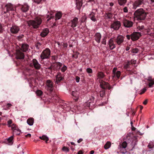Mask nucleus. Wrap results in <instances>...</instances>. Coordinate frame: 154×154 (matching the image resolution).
Instances as JSON below:
<instances>
[{"mask_svg":"<svg viewBox=\"0 0 154 154\" xmlns=\"http://www.w3.org/2000/svg\"><path fill=\"white\" fill-rule=\"evenodd\" d=\"M8 12H7V10H6V11H3L2 13V14H6V13H8Z\"/></svg>","mask_w":154,"mask_h":154,"instance_id":"774afa93","label":"nucleus"},{"mask_svg":"<svg viewBox=\"0 0 154 154\" xmlns=\"http://www.w3.org/2000/svg\"><path fill=\"white\" fill-rule=\"evenodd\" d=\"M105 94V91L103 90L102 91L100 92V95L101 97H103Z\"/></svg>","mask_w":154,"mask_h":154,"instance_id":"4d7b16f0","label":"nucleus"},{"mask_svg":"<svg viewBox=\"0 0 154 154\" xmlns=\"http://www.w3.org/2000/svg\"><path fill=\"white\" fill-rule=\"evenodd\" d=\"M20 30L19 27L17 26H13L11 28L10 31L11 32L14 34L17 33Z\"/></svg>","mask_w":154,"mask_h":154,"instance_id":"2eb2a0df","label":"nucleus"},{"mask_svg":"<svg viewBox=\"0 0 154 154\" xmlns=\"http://www.w3.org/2000/svg\"><path fill=\"white\" fill-rule=\"evenodd\" d=\"M41 44L40 42H38L36 43L35 45V46L37 49H38L40 48V47L41 46Z\"/></svg>","mask_w":154,"mask_h":154,"instance_id":"c03bdc74","label":"nucleus"},{"mask_svg":"<svg viewBox=\"0 0 154 154\" xmlns=\"http://www.w3.org/2000/svg\"><path fill=\"white\" fill-rule=\"evenodd\" d=\"M42 0H33L34 2L38 4L40 3Z\"/></svg>","mask_w":154,"mask_h":154,"instance_id":"052dcab7","label":"nucleus"},{"mask_svg":"<svg viewBox=\"0 0 154 154\" xmlns=\"http://www.w3.org/2000/svg\"><path fill=\"white\" fill-rule=\"evenodd\" d=\"M149 87L151 88L152 87L153 85H154V80L153 79H148Z\"/></svg>","mask_w":154,"mask_h":154,"instance_id":"72a5a7b5","label":"nucleus"},{"mask_svg":"<svg viewBox=\"0 0 154 154\" xmlns=\"http://www.w3.org/2000/svg\"><path fill=\"white\" fill-rule=\"evenodd\" d=\"M49 32V31L48 29H45L43 30L42 32L40 34V35L42 37H45L47 35Z\"/></svg>","mask_w":154,"mask_h":154,"instance_id":"b1692460","label":"nucleus"},{"mask_svg":"<svg viewBox=\"0 0 154 154\" xmlns=\"http://www.w3.org/2000/svg\"><path fill=\"white\" fill-rule=\"evenodd\" d=\"M118 3L121 6H124L127 2V0H118Z\"/></svg>","mask_w":154,"mask_h":154,"instance_id":"cd10ccee","label":"nucleus"},{"mask_svg":"<svg viewBox=\"0 0 154 154\" xmlns=\"http://www.w3.org/2000/svg\"><path fill=\"white\" fill-rule=\"evenodd\" d=\"M62 16L61 13L60 12H57L55 14V20L60 19Z\"/></svg>","mask_w":154,"mask_h":154,"instance_id":"7c9ffc66","label":"nucleus"},{"mask_svg":"<svg viewBox=\"0 0 154 154\" xmlns=\"http://www.w3.org/2000/svg\"><path fill=\"white\" fill-rule=\"evenodd\" d=\"M86 72L89 74L92 73V70L90 68H88L86 69Z\"/></svg>","mask_w":154,"mask_h":154,"instance_id":"37998d69","label":"nucleus"},{"mask_svg":"<svg viewBox=\"0 0 154 154\" xmlns=\"http://www.w3.org/2000/svg\"><path fill=\"white\" fill-rule=\"evenodd\" d=\"M78 53H76L75 54H73L72 55V57L73 58H74L75 59H76L78 57Z\"/></svg>","mask_w":154,"mask_h":154,"instance_id":"09e8293b","label":"nucleus"},{"mask_svg":"<svg viewBox=\"0 0 154 154\" xmlns=\"http://www.w3.org/2000/svg\"><path fill=\"white\" fill-rule=\"evenodd\" d=\"M63 78L64 75L63 74L60 72H58L56 76L55 83L57 84L59 83L63 79Z\"/></svg>","mask_w":154,"mask_h":154,"instance_id":"f8f14e48","label":"nucleus"},{"mask_svg":"<svg viewBox=\"0 0 154 154\" xmlns=\"http://www.w3.org/2000/svg\"><path fill=\"white\" fill-rule=\"evenodd\" d=\"M130 64H131V61H128L127 62V64L125 65V67L126 68Z\"/></svg>","mask_w":154,"mask_h":154,"instance_id":"6e6d98bb","label":"nucleus"},{"mask_svg":"<svg viewBox=\"0 0 154 154\" xmlns=\"http://www.w3.org/2000/svg\"><path fill=\"white\" fill-rule=\"evenodd\" d=\"M21 11L24 13L27 12L29 10V6L27 3H24L20 5Z\"/></svg>","mask_w":154,"mask_h":154,"instance_id":"9b49d317","label":"nucleus"},{"mask_svg":"<svg viewBox=\"0 0 154 154\" xmlns=\"http://www.w3.org/2000/svg\"><path fill=\"white\" fill-rule=\"evenodd\" d=\"M144 2V0H135L133 4V9L134 10L140 7Z\"/></svg>","mask_w":154,"mask_h":154,"instance_id":"20e7f679","label":"nucleus"},{"mask_svg":"<svg viewBox=\"0 0 154 154\" xmlns=\"http://www.w3.org/2000/svg\"><path fill=\"white\" fill-rule=\"evenodd\" d=\"M29 45L26 44H23L21 48V50L23 52H26L28 50Z\"/></svg>","mask_w":154,"mask_h":154,"instance_id":"5701e85b","label":"nucleus"},{"mask_svg":"<svg viewBox=\"0 0 154 154\" xmlns=\"http://www.w3.org/2000/svg\"><path fill=\"white\" fill-rule=\"evenodd\" d=\"M13 136H11L9 137L7 140L8 143L9 145H12L13 142Z\"/></svg>","mask_w":154,"mask_h":154,"instance_id":"2f4dec72","label":"nucleus"},{"mask_svg":"<svg viewBox=\"0 0 154 154\" xmlns=\"http://www.w3.org/2000/svg\"><path fill=\"white\" fill-rule=\"evenodd\" d=\"M146 90V89L145 88H143L141 91V92L140 93V94H142L144 93Z\"/></svg>","mask_w":154,"mask_h":154,"instance_id":"de8ad7c7","label":"nucleus"},{"mask_svg":"<svg viewBox=\"0 0 154 154\" xmlns=\"http://www.w3.org/2000/svg\"><path fill=\"white\" fill-rule=\"evenodd\" d=\"M117 70V68L116 67H114L113 69V70H112V72L113 74V75H115L116 74V71Z\"/></svg>","mask_w":154,"mask_h":154,"instance_id":"603ef678","label":"nucleus"},{"mask_svg":"<svg viewBox=\"0 0 154 154\" xmlns=\"http://www.w3.org/2000/svg\"><path fill=\"white\" fill-rule=\"evenodd\" d=\"M80 78L79 77L77 76L76 77L75 80L78 83L79 82Z\"/></svg>","mask_w":154,"mask_h":154,"instance_id":"680f3d73","label":"nucleus"},{"mask_svg":"<svg viewBox=\"0 0 154 154\" xmlns=\"http://www.w3.org/2000/svg\"><path fill=\"white\" fill-rule=\"evenodd\" d=\"M100 86L103 89L108 88L109 90L111 89V87L109 86L108 83L104 81H102L101 82Z\"/></svg>","mask_w":154,"mask_h":154,"instance_id":"f3484780","label":"nucleus"},{"mask_svg":"<svg viewBox=\"0 0 154 154\" xmlns=\"http://www.w3.org/2000/svg\"><path fill=\"white\" fill-rule=\"evenodd\" d=\"M24 54L19 50H16V58L17 59H22L24 58Z\"/></svg>","mask_w":154,"mask_h":154,"instance_id":"4468645a","label":"nucleus"},{"mask_svg":"<svg viewBox=\"0 0 154 154\" xmlns=\"http://www.w3.org/2000/svg\"><path fill=\"white\" fill-rule=\"evenodd\" d=\"M123 23L124 26L126 27H130L132 26L133 23L129 20L124 19L123 20Z\"/></svg>","mask_w":154,"mask_h":154,"instance_id":"dca6fc26","label":"nucleus"},{"mask_svg":"<svg viewBox=\"0 0 154 154\" xmlns=\"http://www.w3.org/2000/svg\"><path fill=\"white\" fill-rule=\"evenodd\" d=\"M57 59V57L56 56H53L51 57V60H52L55 61Z\"/></svg>","mask_w":154,"mask_h":154,"instance_id":"3c124183","label":"nucleus"},{"mask_svg":"<svg viewBox=\"0 0 154 154\" xmlns=\"http://www.w3.org/2000/svg\"><path fill=\"white\" fill-rule=\"evenodd\" d=\"M71 26L73 28L75 27L78 23V19L76 17H75L71 21Z\"/></svg>","mask_w":154,"mask_h":154,"instance_id":"6ab92c4d","label":"nucleus"},{"mask_svg":"<svg viewBox=\"0 0 154 154\" xmlns=\"http://www.w3.org/2000/svg\"><path fill=\"white\" fill-rule=\"evenodd\" d=\"M104 16L106 19H111L112 17V15L111 13H106Z\"/></svg>","mask_w":154,"mask_h":154,"instance_id":"bb28decb","label":"nucleus"},{"mask_svg":"<svg viewBox=\"0 0 154 154\" xmlns=\"http://www.w3.org/2000/svg\"><path fill=\"white\" fill-rule=\"evenodd\" d=\"M25 71L26 72H28V74H28L29 75H30L32 72V69L28 68L26 69L25 70Z\"/></svg>","mask_w":154,"mask_h":154,"instance_id":"ea45409f","label":"nucleus"},{"mask_svg":"<svg viewBox=\"0 0 154 154\" xmlns=\"http://www.w3.org/2000/svg\"><path fill=\"white\" fill-rule=\"evenodd\" d=\"M141 36V34L139 32H134L131 35V38L133 41H136L139 39L140 37Z\"/></svg>","mask_w":154,"mask_h":154,"instance_id":"ddd939ff","label":"nucleus"},{"mask_svg":"<svg viewBox=\"0 0 154 154\" xmlns=\"http://www.w3.org/2000/svg\"><path fill=\"white\" fill-rule=\"evenodd\" d=\"M83 151L81 150H80L78 152L77 154H83Z\"/></svg>","mask_w":154,"mask_h":154,"instance_id":"0e129e2a","label":"nucleus"},{"mask_svg":"<svg viewBox=\"0 0 154 154\" xmlns=\"http://www.w3.org/2000/svg\"><path fill=\"white\" fill-rule=\"evenodd\" d=\"M138 29L140 31L142 30V31H143L144 30V27L143 26H139V28Z\"/></svg>","mask_w":154,"mask_h":154,"instance_id":"8fccbe9b","label":"nucleus"},{"mask_svg":"<svg viewBox=\"0 0 154 154\" xmlns=\"http://www.w3.org/2000/svg\"><path fill=\"white\" fill-rule=\"evenodd\" d=\"M67 69L66 66L65 65H63V66L61 68V70L63 72H64Z\"/></svg>","mask_w":154,"mask_h":154,"instance_id":"79ce46f5","label":"nucleus"},{"mask_svg":"<svg viewBox=\"0 0 154 154\" xmlns=\"http://www.w3.org/2000/svg\"><path fill=\"white\" fill-rule=\"evenodd\" d=\"M32 64H31L30 66H33L36 69H39L41 68V65L38 63L36 59H33L32 60Z\"/></svg>","mask_w":154,"mask_h":154,"instance_id":"1a4fd4ad","label":"nucleus"},{"mask_svg":"<svg viewBox=\"0 0 154 154\" xmlns=\"http://www.w3.org/2000/svg\"><path fill=\"white\" fill-rule=\"evenodd\" d=\"M94 39L98 43H99L100 42V39L101 38V35L99 32L96 33L94 36Z\"/></svg>","mask_w":154,"mask_h":154,"instance_id":"a211bd4d","label":"nucleus"},{"mask_svg":"<svg viewBox=\"0 0 154 154\" xmlns=\"http://www.w3.org/2000/svg\"><path fill=\"white\" fill-rule=\"evenodd\" d=\"M83 139L82 138H80L77 141V142L79 143H80L82 141H83Z\"/></svg>","mask_w":154,"mask_h":154,"instance_id":"69168bd1","label":"nucleus"},{"mask_svg":"<svg viewBox=\"0 0 154 154\" xmlns=\"http://www.w3.org/2000/svg\"><path fill=\"white\" fill-rule=\"evenodd\" d=\"M111 143L109 141H108L104 146V148L106 149H108L111 146Z\"/></svg>","mask_w":154,"mask_h":154,"instance_id":"f704fd0d","label":"nucleus"},{"mask_svg":"<svg viewBox=\"0 0 154 154\" xmlns=\"http://www.w3.org/2000/svg\"><path fill=\"white\" fill-rule=\"evenodd\" d=\"M13 133L16 135H19L20 133V131L18 129L14 128L13 131Z\"/></svg>","mask_w":154,"mask_h":154,"instance_id":"473e14b6","label":"nucleus"},{"mask_svg":"<svg viewBox=\"0 0 154 154\" xmlns=\"http://www.w3.org/2000/svg\"><path fill=\"white\" fill-rule=\"evenodd\" d=\"M121 74V72L120 71H117L116 72V74L115 75H113V77H114L116 76L118 78H119L120 77Z\"/></svg>","mask_w":154,"mask_h":154,"instance_id":"c9c22d12","label":"nucleus"},{"mask_svg":"<svg viewBox=\"0 0 154 154\" xmlns=\"http://www.w3.org/2000/svg\"><path fill=\"white\" fill-rule=\"evenodd\" d=\"M94 15V14L92 12L90 14L89 17L90 19L94 22L96 20Z\"/></svg>","mask_w":154,"mask_h":154,"instance_id":"c756f323","label":"nucleus"},{"mask_svg":"<svg viewBox=\"0 0 154 154\" xmlns=\"http://www.w3.org/2000/svg\"><path fill=\"white\" fill-rule=\"evenodd\" d=\"M97 79H102L103 78L105 75L104 73L102 72H98L97 74Z\"/></svg>","mask_w":154,"mask_h":154,"instance_id":"393cba45","label":"nucleus"},{"mask_svg":"<svg viewBox=\"0 0 154 154\" xmlns=\"http://www.w3.org/2000/svg\"><path fill=\"white\" fill-rule=\"evenodd\" d=\"M108 45V48L111 50H113L116 48V44L114 43V40L113 38H111L109 40Z\"/></svg>","mask_w":154,"mask_h":154,"instance_id":"9d476101","label":"nucleus"},{"mask_svg":"<svg viewBox=\"0 0 154 154\" xmlns=\"http://www.w3.org/2000/svg\"><path fill=\"white\" fill-rule=\"evenodd\" d=\"M128 9L126 7H125L123 8V11L125 13H128Z\"/></svg>","mask_w":154,"mask_h":154,"instance_id":"bf43d9fd","label":"nucleus"},{"mask_svg":"<svg viewBox=\"0 0 154 154\" xmlns=\"http://www.w3.org/2000/svg\"><path fill=\"white\" fill-rule=\"evenodd\" d=\"M121 26V23L120 22L118 21H114L112 23L110 28L114 30H117L119 29Z\"/></svg>","mask_w":154,"mask_h":154,"instance_id":"39448f33","label":"nucleus"},{"mask_svg":"<svg viewBox=\"0 0 154 154\" xmlns=\"http://www.w3.org/2000/svg\"><path fill=\"white\" fill-rule=\"evenodd\" d=\"M127 143L125 141L122 143L119 144V146L118 148L121 152V153L123 154H125V153L126 152V151H125V152H122V151L123 150V149H125V150H126L125 149L127 146Z\"/></svg>","mask_w":154,"mask_h":154,"instance_id":"0eeeda50","label":"nucleus"},{"mask_svg":"<svg viewBox=\"0 0 154 154\" xmlns=\"http://www.w3.org/2000/svg\"><path fill=\"white\" fill-rule=\"evenodd\" d=\"M56 65L57 66V69H60V67L62 66V64L60 62H57L56 63Z\"/></svg>","mask_w":154,"mask_h":154,"instance_id":"a19ab883","label":"nucleus"},{"mask_svg":"<svg viewBox=\"0 0 154 154\" xmlns=\"http://www.w3.org/2000/svg\"><path fill=\"white\" fill-rule=\"evenodd\" d=\"M72 95L73 96V98L75 101H77L79 98V93L77 91H72Z\"/></svg>","mask_w":154,"mask_h":154,"instance_id":"412c9836","label":"nucleus"},{"mask_svg":"<svg viewBox=\"0 0 154 154\" xmlns=\"http://www.w3.org/2000/svg\"><path fill=\"white\" fill-rule=\"evenodd\" d=\"M138 51V50L137 48H134L132 49V53H137Z\"/></svg>","mask_w":154,"mask_h":154,"instance_id":"a18cd8bd","label":"nucleus"},{"mask_svg":"<svg viewBox=\"0 0 154 154\" xmlns=\"http://www.w3.org/2000/svg\"><path fill=\"white\" fill-rule=\"evenodd\" d=\"M148 147L149 149H152L154 147V143L152 142H150L148 145Z\"/></svg>","mask_w":154,"mask_h":154,"instance_id":"4c0bfd02","label":"nucleus"},{"mask_svg":"<svg viewBox=\"0 0 154 154\" xmlns=\"http://www.w3.org/2000/svg\"><path fill=\"white\" fill-rule=\"evenodd\" d=\"M136 61L134 59H132L131 61V64H135L136 63Z\"/></svg>","mask_w":154,"mask_h":154,"instance_id":"13d9d810","label":"nucleus"},{"mask_svg":"<svg viewBox=\"0 0 154 154\" xmlns=\"http://www.w3.org/2000/svg\"><path fill=\"white\" fill-rule=\"evenodd\" d=\"M12 123V121L10 119L8 121V124L7 125L8 127H11V124Z\"/></svg>","mask_w":154,"mask_h":154,"instance_id":"49530a36","label":"nucleus"},{"mask_svg":"<svg viewBox=\"0 0 154 154\" xmlns=\"http://www.w3.org/2000/svg\"><path fill=\"white\" fill-rule=\"evenodd\" d=\"M34 121V119L32 118H30L27 119V122L29 125L32 126L33 124Z\"/></svg>","mask_w":154,"mask_h":154,"instance_id":"a878e982","label":"nucleus"},{"mask_svg":"<svg viewBox=\"0 0 154 154\" xmlns=\"http://www.w3.org/2000/svg\"><path fill=\"white\" fill-rule=\"evenodd\" d=\"M76 5L77 8L80 10L82 5V0H76Z\"/></svg>","mask_w":154,"mask_h":154,"instance_id":"4be33fe9","label":"nucleus"},{"mask_svg":"<svg viewBox=\"0 0 154 154\" xmlns=\"http://www.w3.org/2000/svg\"><path fill=\"white\" fill-rule=\"evenodd\" d=\"M42 22V19L39 17H37L34 20H31L28 22V25L32 26L33 28L36 29L38 27Z\"/></svg>","mask_w":154,"mask_h":154,"instance_id":"f03ea898","label":"nucleus"},{"mask_svg":"<svg viewBox=\"0 0 154 154\" xmlns=\"http://www.w3.org/2000/svg\"><path fill=\"white\" fill-rule=\"evenodd\" d=\"M148 102V100L147 99H146L143 102V103L145 105H146L147 104Z\"/></svg>","mask_w":154,"mask_h":154,"instance_id":"e2e57ef3","label":"nucleus"},{"mask_svg":"<svg viewBox=\"0 0 154 154\" xmlns=\"http://www.w3.org/2000/svg\"><path fill=\"white\" fill-rule=\"evenodd\" d=\"M102 44L104 45H106V40L105 38H103L102 39V41L101 42Z\"/></svg>","mask_w":154,"mask_h":154,"instance_id":"864d4df0","label":"nucleus"},{"mask_svg":"<svg viewBox=\"0 0 154 154\" xmlns=\"http://www.w3.org/2000/svg\"><path fill=\"white\" fill-rule=\"evenodd\" d=\"M11 128L13 130H14V128H16V126L14 124H12V125H11Z\"/></svg>","mask_w":154,"mask_h":154,"instance_id":"5fc2aeb1","label":"nucleus"},{"mask_svg":"<svg viewBox=\"0 0 154 154\" xmlns=\"http://www.w3.org/2000/svg\"><path fill=\"white\" fill-rule=\"evenodd\" d=\"M35 93L38 96H41L43 94V92L42 91L39 90H37Z\"/></svg>","mask_w":154,"mask_h":154,"instance_id":"58836bf2","label":"nucleus"},{"mask_svg":"<svg viewBox=\"0 0 154 154\" xmlns=\"http://www.w3.org/2000/svg\"><path fill=\"white\" fill-rule=\"evenodd\" d=\"M62 150L63 151L66 152H68L69 151V148L65 146L63 147Z\"/></svg>","mask_w":154,"mask_h":154,"instance_id":"e433bc0d","label":"nucleus"},{"mask_svg":"<svg viewBox=\"0 0 154 154\" xmlns=\"http://www.w3.org/2000/svg\"><path fill=\"white\" fill-rule=\"evenodd\" d=\"M147 13L142 8H140L136 10L134 13V18L137 20H143L146 17Z\"/></svg>","mask_w":154,"mask_h":154,"instance_id":"f257e3e1","label":"nucleus"},{"mask_svg":"<svg viewBox=\"0 0 154 154\" xmlns=\"http://www.w3.org/2000/svg\"><path fill=\"white\" fill-rule=\"evenodd\" d=\"M6 9L7 10V12H9L10 11H13V12L12 13V15L15 14L16 12L15 9L13 5L11 3H8L5 5Z\"/></svg>","mask_w":154,"mask_h":154,"instance_id":"6e6552de","label":"nucleus"},{"mask_svg":"<svg viewBox=\"0 0 154 154\" xmlns=\"http://www.w3.org/2000/svg\"><path fill=\"white\" fill-rule=\"evenodd\" d=\"M46 85L48 89L50 91H52L53 90V84L52 82L49 80L47 81Z\"/></svg>","mask_w":154,"mask_h":154,"instance_id":"aec40b11","label":"nucleus"},{"mask_svg":"<svg viewBox=\"0 0 154 154\" xmlns=\"http://www.w3.org/2000/svg\"><path fill=\"white\" fill-rule=\"evenodd\" d=\"M51 51L48 48H46L43 51L40 57L42 60L48 58L50 56Z\"/></svg>","mask_w":154,"mask_h":154,"instance_id":"7ed1b4c3","label":"nucleus"},{"mask_svg":"<svg viewBox=\"0 0 154 154\" xmlns=\"http://www.w3.org/2000/svg\"><path fill=\"white\" fill-rule=\"evenodd\" d=\"M124 37L122 35H119L115 39V41L119 45H121L124 41Z\"/></svg>","mask_w":154,"mask_h":154,"instance_id":"423d86ee","label":"nucleus"},{"mask_svg":"<svg viewBox=\"0 0 154 154\" xmlns=\"http://www.w3.org/2000/svg\"><path fill=\"white\" fill-rule=\"evenodd\" d=\"M39 138L42 140L45 141L46 143H47V141L49 140V138L46 135H43L42 136L39 137Z\"/></svg>","mask_w":154,"mask_h":154,"instance_id":"c85d7f7f","label":"nucleus"},{"mask_svg":"<svg viewBox=\"0 0 154 154\" xmlns=\"http://www.w3.org/2000/svg\"><path fill=\"white\" fill-rule=\"evenodd\" d=\"M126 38H127L128 39V40H129L130 39V38H131V35L130 36L129 35H126Z\"/></svg>","mask_w":154,"mask_h":154,"instance_id":"338daca9","label":"nucleus"}]
</instances>
